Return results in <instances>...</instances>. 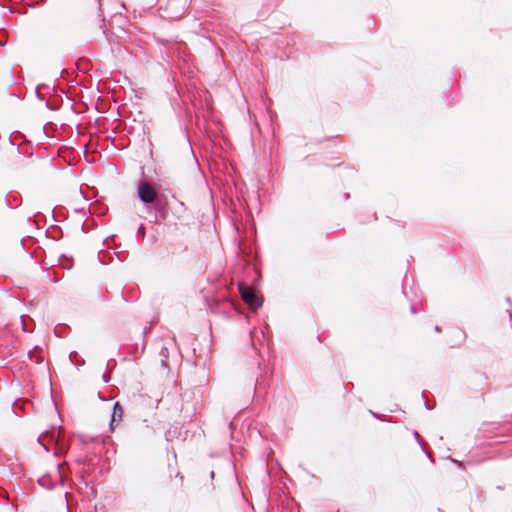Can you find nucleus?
<instances>
[{
	"label": "nucleus",
	"mask_w": 512,
	"mask_h": 512,
	"mask_svg": "<svg viewBox=\"0 0 512 512\" xmlns=\"http://www.w3.org/2000/svg\"><path fill=\"white\" fill-rule=\"evenodd\" d=\"M262 389H264L263 383L257 379V384H256V387H255V391L256 392L257 391H261Z\"/></svg>",
	"instance_id": "16"
},
{
	"label": "nucleus",
	"mask_w": 512,
	"mask_h": 512,
	"mask_svg": "<svg viewBox=\"0 0 512 512\" xmlns=\"http://www.w3.org/2000/svg\"><path fill=\"white\" fill-rule=\"evenodd\" d=\"M139 200L148 207L157 200V191L153 185L147 181H141L137 187Z\"/></svg>",
	"instance_id": "1"
},
{
	"label": "nucleus",
	"mask_w": 512,
	"mask_h": 512,
	"mask_svg": "<svg viewBox=\"0 0 512 512\" xmlns=\"http://www.w3.org/2000/svg\"><path fill=\"white\" fill-rule=\"evenodd\" d=\"M120 8H121V10L116 11V14H120V15H121V14H122V10H126V6H125V4H124V3H121V4H120Z\"/></svg>",
	"instance_id": "21"
},
{
	"label": "nucleus",
	"mask_w": 512,
	"mask_h": 512,
	"mask_svg": "<svg viewBox=\"0 0 512 512\" xmlns=\"http://www.w3.org/2000/svg\"><path fill=\"white\" fill-rule=\"evenodd\" d=\"M145 234H146L145 226H144V224H140V226L137 229V235L144 237Z\"/></svg>",
	"instance_id": "12"
},
{
	"label": "nucleus",
	"mask_w": 512,
	"mask_h": 512,
	"mask_svg": "<svg viewBox=\"0 0 512 512\" xmlns=\"http://www.w3.org/2000/svg\"><path fill=\"white\" fill-rule=\"evenodd\" d=\"M434 330H435L436 332H441V328H440L438 325H436V326L434 327Z\"/></svg>",
	"instance_id": "26"
},
{
	"label": "nucleus",
	"mask_w": 512,
	"mask_h": 512,
	"mask_svg": "<svg viewBox=\"0 0 512 512\" xmlns=\"http://www.w3.org/2000/svg\"><path fill=\"white\" fill-rule=\"evenodd\" d=\"M98 397L100 400H105L103 397H101L100 393H98Z\"/></svg>",
	"instance_id": "34"
},
{
	"label": "nucleus",
	"mask_w": 512,
	"mask_h": 512,
	"mask_svg": "<svg viewBox=\"0 0 512 512\" xmlns=\"http://www.w3.org/2000/svg\"><path fill=\"white\" fill-rule=\"evenodd\" d=\"M33 350H34V361H35V360H36V358H37V357H36V352H37V350H38V346H34V347H33Z\"/></svg>",
	"instance_id": "25"
},
{
	"label": "nucleus",
	"mask_w": 512,
	"mask_h": 512,
	"mask_svg": "<svg viewBox=\"0 0 512 512\" xmlns=\"http://www.w3.org/2000/svg\"><path fill=\"white\" fill-rule=\"evenodd\" d=\"M424 405H425V408H426L427 410H430V409H431V407L429 406L428 402H425V404H424Z\"/></svg>",
	"instance_id": "29"
},
{
	"label": "nucleus",
	"mask_w": 512,
	"mask_h": 512,
	"mask_svg": "<svg viewBox=\"0 0 512 512\" xmlns=\"http://www.w3.org/2000/svg\"><path fill=\"white\" fill-rule=\"evenodd\" d=\"M24 404H25V403H24V402H22V401H20V400H18V401H16V402H14V404H13V411H14L15 413H17V410H18V409H23V405H24Z\"/></svg>",
	"instance_id": "11"
},
{
	"label": "nucleus",
	"mask_w": 512,
	"mask_h": 512,
	"mask_svg": "<svg viewBox=\"0 0 512 512\" xmlns=\"http://www.w3.org/2000/svg\"><path fill=\"white\" fill-rule=\"evenodd\" d=\"M409 283V278H408V275L406 274L403 278V284H402V293L403 295L409 300L412 302V299L409 298L408 296V292H407V285Z\"/></svg>",
	"instance_id": "9"
},
{
	"label": "nucleus",
	"mask_w": 512,
	"mask_h": 512,
	"mask_svg": "<svg viewBox=\"0 0 512 512\" xmlns=\"http://www.w3.org/2000/svg\"><path fill=\"white\" fill-rule=\"evenodd\" d=\"M210 476L212 479L214 478V471H211Z\"/></svg>",
	"instance_id": "33"
},
{
	"label": "nucleus",
	"mask_w": 512,
	"mask_h": 512,
	"mask_svg": "<svg viewBox=\"0 0 512 512\" xmlns=\"http://www.w3.org/2000/svg\"><path fill=\"white\" fill-rule=\"evenodd\" d=\"M344 197H345V200H348L350 198V194L349 193H345Z\"/></svg>",
	"instance_id": "31"
},
{
	"label": "nucleus",
	"mask_w": 512,
	"mask_h": 512,
	"mask_svg": "<svg viewBox=\"0 0 512 512\" xmlns=\"http://www.w3.org/2000/svg\"><path fill=\"white\" fill-rule=\"evenodd\" d=\"M102 379H103V381H104L105 383H108V382L110 381V377L108 376V374H107V373H104V374L102 375Z\"/></svg>",
	"instance_id": "19"
},
{
	"label": "nucleus",
	"mask_w": 512,
	"mask_h": 512,
	"mask_svg": "<svg viewBox=\"0 0 512 512\" xmlns=\"http://www.w3.org/2000/svg\"><path fill=\"white\" fill-rule=\"evenodd\" d=\"M37 482L39 486L43 487L44 489L50 490L55 487L57 480L52 479L51 476L49 475H45L43 477L38 478Z\"/></svg>",
	"instance_id": "6"
},
{
	"label": "nucleus",
	"mask_w": 512,
	"mask_h": 512,
	"mask_svg": "<svg viewBox=\"0 0 512 512\" xmlns=\"http://www.w3.org/2000/svg\"><path fill=\"white\" fill-rule=\"evenodd\" d=\"M159 355H160L161 359H168V357H169V350H168V348L167 347H162L160 349Z\"/></svg>",
	"instance_id": "10"
},
{
	"label": "nucleus",
	"mask_w": 512,
	"mask_h": 512,
	"mask_svg": "<svg viewBox=\"0 0 512 512\" xmlns=\"http://www.w3.org/2000/svg\"><path fill=\"white\" fill-rule=\"evenodd\" d=\"M414 436H415V439L417 440V442L419 443V445L421 447H423L422 442L420 441L419 433L417 431L414 432Z\"/></svg>",
	"instance_id": "18"
},
{
	"label": "nucleus",
	"mask_w": 512,
	"mask_h": 512,
	"mask_svg": "<svg viewBox=\"0 0 512 512\" xmlns=\"http://www.w3.org/2000/svg\"><path fill=\"white\" fill-rule=\"evenodd\" d=\"M44 0H33L34 6L38 4L39 2H43Z\"/></svg>",
	"instance_id": "28"
},
{
	"label": "nucleus",
	"mask_w": 512,
	"mask_h": 512,
	"mask_svg": "<svg viewBox=\"0 0 512 512\" xmlns=\"http://www.w3.org/2000/svg\"><path fill=\"white\" fill-rule=\"evenodd\" d=\"M239 293L245 303H247L253 310L262 306V300L257 296L256 292L249 286L239 283Z\"/></svg>",
	"instance_id": "2"
},
{
	"label": "nucleus",
	"mask_w": 512,
	"mask_h": 512,
	"mask_svg": "<svg viewBox=\"0 0 512 512\" xmlns=\"http://www.w3.org/2000/svg\"><path fill=\"white\" fill-rule=\"evenodd\" d=\"M33 255H34V260H37L38 257H39V252L37 249L34 248V252H33Z\"/></svg>",
	"instance_id": "23"
},
{
	"label": "nucleus",
	"mask_w": 512,
	"mask_h": 512,
	"mask_svg": "<svg viewBox=\"0 0 512 512\" xmlns=\"http://www.w3.org/2000/svg\"><path fill=\"white\" fill-rule=\"evenodd\" d=\"M150 329L151 327H145L143 330V336H145L150 331Z\"/></svg>",
	"instance_id": "24"
},
{
	"label": "nucleus",
	"mask_w": 512,
	"mask_h": 512,
	"mask_svg": "<svg viewBox=\"0 0 512 512\" xmlns=\"http://www.w3.org/2000/svg\"><path fill=\"white\" fill-rule=\"evenodd\" d=\"M45 435H39L36 439V445L34 444V451H37V448L41 449L44 452H49L50 447L48 444L44 442Z\"/></svg>",
	"instance_id": "7"
},
{
	"label": "nucleus",
	"mask_w": 512,
	"mask_h": 512,
	"mask_svg": "<svg viewBox=\"0 0 512 512\" xmlns=\"http://www.w3.org/2000/svg\"><path fill=\"white\" fill-rule=\"evenodd\" d=\"M122 414L123 410L121 405L119 404V402H115L113 406L112 417L109 424L111 430H114V422L116 421V418H118V421H120L122 418Z\"/></svg>",
	"instance_id": "5"
},
{
	"label": "nucleus",
	"mask_w": 512,
	"mask_h": 512,
	"mask_svg": "<svg viewBox=\"0 0 512 512\" xmlns=\"http://www.w3.org/2000/svg\"><path fill=\"white\" fill-rule=\"evenodd\" d=\"M34 95L36 96V98L38 100V103H39L38 110H43V109L52 110V109H54L51 106L50 101L46 98L45 94L41 92V87L40 86L36 87V89L34 90Z\"/></svg>",
	"instance_id": "4"
},
{
	"label": "nucleus",
	"mask_w": 512,
	"mask_h": 512,
	"mask_svg": "<svg viewBox=\"0 0 512 512\" xmlns=\"http://www.w3.org/2000/svg\"><path fill=\"white\" fill-rule=\"evenodd\" d=\"M371 413H372V415H373L375 418L381 419V418H380V416H379L378 414H376V413H374V412H372V411H371Z\"/></svg>",
	"instance_id": "30"
},
{
	"label": "nucleus",
	"mask_w": 512,
	"mask_h": 512,
	"mask_svg": "<svg viewBox=\"0 0 512 512\" xmlns=\"http://www.w3.org/2000/svg\"><path fill=\"white\" fill-rule=\"evenodd\" d=\"M146 348V342L143 340L141 344V348H138V345H136L135 353L139 351V354H143Z\"/></svg>",
	"instance_id": "13"
},
{
	"label": "nucleus",
	"mask_w": 512,
	"mask_h": 512,
	"mask_svg": "<svg viewBox=\"0 0 512 512\" xmlns=\"http://www.w3.org/2000/svg\"><path fill=\"white\" fill-rule=\"evenodd\" d=\"M79 355L76 351H72L70 354H69V359L70 361L77 365V366H81V365H84L85 361L83 359H79Z\"/></svg>",
	"instance_id": "8"
},
{
	"label": "nucleus",
	"mask_w": 512,
	"mask_h": 512,
	"mask_svg": "<svg viewBox=\"0 0 512 512\" xmlns=\"http://www.w3.org/2000/svg\"><path fill=\"white\" fill-rule=\"evenodd\" d=\"M161 366L165 369L169 368L168 359H161Z\"/></svg>",
	"instance_id": "17"
},
{
	"label": "nucleus",
	"mask_w": 512,
	"mask_h": 512,
	"mask_svg": "<svg viewBox=\"0 0 512 512\" xmlns=\"http://www.w3.org/2000/svg\"><path fill=\"white\" fill-rule=\"evenodd\" d=\"M42 270H43V272H44V271H48V268H45L44 266H42ZM47 277L50 279V281H51V282H57V281H58V278H57V277H55V278H51V276H50L49 272H47Z\"/></svg>",
	"instance_id": "15"
},
{
	"label": "nucleus",
	"mask_w": 512,
	"mask_h": 512,
	"mask_svg": "<svg viewBox=\"0 0 512 512\" xmlns=\"http://www.w3.org/2000/svg\"><path fill=\"white\" fill-rule=\"evenodd\" d=\"M55 468L57 469V477L61 480L60 465L58 463L55 464Z\"/></svg>",
	"instance_id": "20"
},
{
	"label": "nucleus",
	"mask_w": 512,
	"mask_h": 512,
	"mask_svg": "<svg viewBox=\"0 0 512 512\" xmlns=\"http://www.w3.org/2000/svg\"><path fill=\"white\" fill-rule=\"evenodd\" d=\"M410 311H411V313H413V314H416V313H417V309H416V306H415V304H414V303H412V304H411V306H410Z\"/></svg>",
	"instance_id": "22"
},
{
	"label": "nucleus",
	"mask_w": 512,
	"mask_h": 512,
	"mask_svg": "<svg viewBox=\"0 0 512 512\" xmlns=\"http://www.w3.org/2000/svg\"><path fill=\"white\" fill-rule=\"evenodd\" d=\"M65 503H66L67 510L69 511L68 500H67L66 496H65Z\"/></svg>",
	"instance_id": "32"
},
{
	"label": "nucleus",
	"mask_w": 512,
	"mask_h": 512,
	"mask_svg": "<svg viewBox=\"0 0 512 512\" xmlns=\"http://www.w3.org/2000/svg\"><path fill=\"white\" fill-rule=\"evenodd\" d=\"M50 125V122H46L44 125H43V128H42V134L44 137H49V134L47 132V126Z\"/></svg>",
	"instance_id": "14"
},
{
	"label": "nucleus",
	"mask_w": 512,
	"mask_h": 512,
	"mask_svg": "<svg viewBox=\"0 0 512 512\" xmlns=\"http://www.w3.org/2000/svg\"><path fill=\"white\" fill-rule=\"evenodd\" d=\"M27 355H28V357H29L30 359H32V350H29V351L27 352Z\"/></svg>",
	"instance_id": "27"
},
{
	"label": "nucleus",
	"mask_w": 512,
	"mask_h": 512,
	"mask_svg": "<svg viewBox=\"0 0 512 512\" xmlns=\"http://www.w3.org/2000/svg\"><path fill=\"white\" fill-rule=\"evenodd\" d=\"M154 220L153 222L156 223L158 220H165L168 216V209H167V203L161 202L160 200H156L154 203Z\"/></svg>",
	"instance_id": "3"
}]
</instances>
